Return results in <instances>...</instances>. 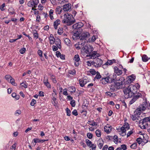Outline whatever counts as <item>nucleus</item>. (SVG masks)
Returning <instances> with one entry per match:
<instances>
[{
	"mask_svg": "<svg viewBox=\"0 0 150 150\" xmlns=\"http://www.w3.org/2000/svg\"><path fill=\"white\" fill-rule=\"evenodd\" d=\"M137 86L133 85H130L124 89V92L125 98H128L131 97L137 92V87H139V86L138 83H137Z\"/></svg>",
	"mask_w": 150,
	"mask_h": 150,
	"instance_id": "1",
	"label": "nucleus"
},
{
	"mask_svg": "<svg viewBox=\"0 0 150 150\" xmlns=\"http://www.w3.org/2000/svg\"><path fill=\"white\" fill-rule=\"evenodd\" d=\"M62 22L67 25H70L75 22V20L72 15L67 13L64 15V18L62 20Z\"/></svg>",
	"mask_w": 150,
	"mask_h": 150,
	"instance_id": "2",
	"label": "nucleus"
},
{
	"mask_svg": "<svg viewBox=\"0 0 150 150\" xmlns=\"http://www.w3.org/2000/svg\"><path fill=\"white\" fill-rule=\"evenodd\" d=\"M145 110H147V111H149L150 110V104L149 105L147 102H145L144 104L140 105L139 106V108L136 109V112L141 113L142 111H143Z\"/></svg>",
	"mask_w": 150,
	"mask_h": 150,
	"instance_id": "3",
	"label": "nucleus"
},
{
	"mask_svg": "<svg viewBox=\"0 0 150 150\" xmlns=\"http://www.w3.org/2000/svg\"><path fill=\"white\" fill-rule=\"evenodd\" d=\"M116 80L117 81L115 83L117 86V88L118 89L121 88L122 85L125 83L124 78L122 76H120L117 78Z\"/></svg>",
	"mask_w": 150,
	"mask_h": 150,
	"instance_id": "4",
	"label": "nucleus"
},
{
	"mask_svg": "<svg viewBox=\"0 0 150 150\" xmlns=\"http://www.w3.org/2000/svg\"><path fill=\"white\" fill-rule=\"evenodd\" d=\"M92 64L95 67H100L103 63L102 59L99 58H97L91 62Z\"/></svg>",
	"mask_w": 150,
	"mask_h": 150,
	"instance_id": "5",
	"label": "nucleus"
},
{
	"mask_svg": "<svg viewBox=\"0 0 150 150\" xmlns=\"http://www.w3.org/2000/svg\"><path fill=\"white\" fill-rule=\"evenodd\" d=\"M100 56V55L97 53L96 51H93L89 54L86 55L87 57H89V58L91 59H94Z\"/></svg>",
	"mask_w": 150,
	"mask_h": 150,
	"instance_id": "6",
	"label": "nucleus"
},
{
	"mask_svg": "<svg viewBox=\"0 0 150 150\" xmlns=\"http://www.w3.org/2000/svg\"><path fill=\"white\" fill-rule=\"evenodd\" d=\"M93 47L90 45H88L87 46H85L83 47V50L84 52L88 54H89L93 51Z\"/></svg>",
	"mask_w": 150,
	"mask_h": 150,
	"instance_id": "7",
	"label": "nucleus"
},
{
	"mask_svg": "<svg viewBox=\"0 0 150 150\" xmlns=\"http://www.w3.org/2000/svg\"><path fill=\"white\" fill-rule=\"evenodd\" d=\"M39 3V0H31L28 3V5L29 7L34 6L36 8Z\"/></svg>",
	"mask_w": 150,
	"mask_h": 150,
	"instance_id": "8",
	"label": "nucleus"
},
{
	"mask_svg": "<svg viewBox=\"0 0 150 150\" xmlns=\"http://www.w3.org/2000/svg\"><path fill=\"white\" fill-rule=\"evenodd\" d=\"M89 33L87 32H84L79 37L80 40H83V43L85 42L86 38L89 36Z\"/></svg>",
	"mask_w": 150,
	"mask_h": 150,
	"instance_id": "9",
	"label": "nucleus"
},
{
	"mask_svg": "<svg viewBox=\"0 0 150 150\" xmlns=\"http://www.w3.org/2000/svg\"><path fill=\"white\" fill-rule=\"evenodd\" d=\"M74 64L76 67H78L81 62L80 61L79 57L78 54L75 55L74 57Z\"/></svg>",
	"mask_w": 150,
	"mask_h": 150,
	"instance_id": "10",
	"label": "nucleus"
},
{
	"mask_svg": "<svg viewBox=\"0 0 150 150\" xmlns=\"http://www.w3.org/2000/svg\"><path fill=\"white\" fill-rule=\"evenodd\" d=\"M148 123L143 122V120L142 122H140L139 124V126L142 129H146L148 127Z\"/></svg>",
	"mask_w": 150,
	"mask_h": 150,
	"instance_id": "11",
	"label": "nucleus"
},
{
	"mask_svg": "<svg viewBox=\"0 0 150 150\" xmlns=\"http://www.w3.org/2000/svg\"><path fill=\"white\" fill-rule=\"evenodd\" d=\"M108 77L109 83H111L116 81L117 76L116 74H113L112 75L109 76Z\"/></svg>",
	"mask_w": 150,
	"mask_h": 150,
	"instance_id": "12",
	"label": "nucleus"
},
{
	"mask_svg": "<svg viewBox=\"0 0 150 150\" xmlns=\"http://www.w3.org/2000/svg\"><path fill=\"white\" fill-rule=\"evenodd\" d=\"M83 24L80 22L74 24L72 26L73 28L74 29H78L83 26Z\"/></svg>",
	"mask_w": 150,
	"mask_h": 150,
	"instance_id": "13",
	"label": "nucleus"
},
{
	"mask_svg": "<svg viewBox=\"0 0 150 150\" xmlns=\"http://www.w3.org/2000/svg\"><path fill=\"white\" fill-rule=\"evenodd\" d=\"M112 129V127L109 125H107L104 127V131L106 132L107 134L110 133Z\"/></svg>",
	"mask_w": 150,
	"mask_h": 150,
	"instance_id": "14",
	"label": "nucleus"
},
{
	"mask_svg": "<svg viewBox=\"0 0 150 150\" xmlns=\"http://www.w3.org/2000/svg\"><path fill=\"white\" fill-rule=\"evenodd\" d=\"M54 43L59 48L61 49V42L59 38H55Z\"/></svg>",
	"mask_w": 150,
	"mask_h": 150,
	"instance_id": "15",
	"label": "nucleus"
},
{
	"mask_svg": "<svg viewBox=\"0 0 150 150\" xmlns=\"http://www.w3.org/2000/svg\"><path fill=\"white\" fill-rule=\"evenodd\" d=\"M71 5L70 4H68L64 5L63 6V9L64 11H68L71 9Z\"/></svg>",
	"mask_w": 150,
	"mask_h": 150,
	"instance_id": "16",
	"label": "nucleus"
},
{
	"mask_svg": "<svg viewBox=\"0 0 150 150\" xmlns=\"http://www.w3.org/2000/svg\"><path fill=\"white\" fill-rule=\"evenodd\" d=\"M135 78L136 76L134 75L133 74L131 75L128 76L127 82L128 83H131L135 79Z\"/></svg>",
	"mask_w": 150,
	"mask_h": 150,
	"instance_id": "17",
	"label": "nucleus"
},
{
	"mask_svg": "<svg viewBox=\"0 0 150 150\" xmlns=\"http://www.w3.org/2000/svg\"><path fill=\"white\" fill-rule=\"evenodd\" d=\"M117 86L115 83H112L110 86V90L111 92H114L117 89H118L117 88Z\"/></svg>",
	"mask_w": 150,
	"mask_h": 150,
	"instance_id": "18",
	"label": "nucleus"
},
{
	"mask_svg": "<svg viewBox=\"0 0 150 150\" xmlns=\"http://www.w3.org/2000/svg\"><path fill=\"white\" fill-rule=\"evenodd\" d=\"M140 113L138 112H136V110L135 112H134V114L132 115L131 118L133 121H135L137 119L138 115H139Z\"/></svg>",
	"mask_w": 150,
	"mask_h": 150,
	"instance_id": "19",
	"label": "nucleus"
},
{
	"mask_svg": "<svg viewBox=\"0 0 150 150\" xmlns=\"http://www.w3.org/2000/svg\"><path fill=\"white\" fill-rule=\"evenodd\" d=\"M47 140L45 139H39L38 138H35L32 141V143H43Z\"/></svg>",
	"mask_w": 150,
	"mask_h": 150,
	"instance_id": "20",
	"label": "nucleus"
},
{
	"mask_svg": "<svg viewBox=\"0 0 150 150\" xmlns=\"http://www.w3.org/2000/svg\"><path fill=\"white\" fill-rule=\"evenodd\" d=\"M114 72L118 75H121L122 73V71L120 70L117 67H114Z\"/></svg>",
	"mask_w": 150,
	"mask_h": 150,
	"instance_id": "21",
	"label": "nucleus"
},
{
	"mask_svg": "<svg viewBox=\"0 0 150 150\" xmlns=\"http://www.w3.org/2000/svg\"><path fill=\"white\" fill-rule=\"evenodd\" d=\"M108 77L102 78L100 80V82L103 84H106L107 83H109V81H108Z\"/></svg>",
	"mask_w": 150,
	"mask_h": 150,
	"instance_id": "22",
	"label": "nucleus"
},
{
	"mask_svg": "<svg viewBox=\"0 0 150 150\" xmlns=\"http://www.w3.org/2000/svg\"><path fill=\"white\" fill-rule=\"evenodd\" d=\"M60 23L61 21L59 19H57L54 22L53 25L54 26V28L55 29H57L58 26L60 24Z\"/></svg>",
	"mask_w": 150,
	"mask_h": 150,
	"instance_id": "23",
	"label": "nucleus"
},
{
	"mask_svg": "<svg viewBox=\"0 0 150 150\" xmlns=\"http://www.w3.org/2000/svg\"><path fill=\"white\" fill-rule=\"evenodd\" d=\"M104 142L102 139H100L98 140V146L100 149H101L103 146Z\"/></svg>",
	"mask_w": 150,
	"mask_h": 150,
	"instance_id": "24",
	"label": "nucleus"
},
{
	"mask_svg": "<svg viewBox=\"0 0 150 150\" xmlns=\"http://www.w3.org/2000/svg\"><path fill=\"white\" fill-rule=\"evenodd\" d=\"M49 40H50V43L51 45L53 44L54 43V41L55 40V39L53 37V35L52 34H51L50 35V37L49 38Z\"/></svg>",
	"mask_w": 150,
	"mask_h": 150,
	"instance_id": "25",
	"label": "nucleus"
},
{
	"mask_svg": "<svg viewBox=\"0 0 150 150\" xmlns=\"http://www.w3.org/2000/svg\"><path fill=\"white\" fill-rule=\"evenodd\" d=\"M54 11L52 9L50 10L49 11V16L51 20H52L54 19L53 17Z\"/></svg>",
	"mask_w": 150,
	"mask_h": 150,
	"instance_id": "26",
	"label": "nucleus"
},
{
	"mask_svg": "<svg viewBox=\"0 0 150 150\" xmlns=\"http://www.w3.org/2000/svg\"><path fill=\"white\" fill-rule=\"evenodd\" d=\"M86 83V81L85 79L79 80V84L81 87H83Z\"/></svg>",
	"mask_w": 150,
	"mask_h": 150,
	"instance_id": "27",
	"label": "nucleus"
},
{
	"mask_svg": "<svg viewBox=\"0 0 150 150\" xmlns=\"http://www.w3.org/2000/svg\"><path fill=\"white\" fill-rule=\"evenodd\" d=\"M86 142L87 145L90 147H92L94 145V144H92L91 142L88 139L86 140Z\"/></svg>",
	"mask_w": 150,
	"mask_h": 150,
	"instance_id": "28",
	"label": "nucleus"
},
{
	"mask_svg": "<svg viewBox=\"0 0 150 150\" xmlns=\"http://www.w3.org/2000/svg\"><path fill=\"white\" fill-rule=\"evenodd\" d=\"M44 84L48 88H50L51 86L47 81V79H45V77H44Z\"/></svg>",
	"mask_w": 150,
	"mask_h": 150,
	"instance_id": "29",
	"label": "nucleus"
},
{
	"mask_svg": "<svg viewBox=\"0 0 150 150\" xmlns=\"http://www.w3.org/2000/svg\"><path fill=\"white\" fill-rule=\"evenodd\" d=\"M62 9L59 6H58L55 9V11L56 14H60L61 13Z\"/></svg>",
	"mask_w": 150,
	"mask_h": 150,
	"instance_id": "30",
	"label": "nucleus"
},
{
	"mask_svg": "<svg viewBox=\"0 0 150 150\" xmlns=\"http://www.w3.org/2000/svg\"><path fill=\"white\" fill-rule=\"evenodd\" d=\"M149 59V58L145 54H144L142 57V60L144 62H146Z\"/></svg>",
	"mask_w": 150,
	"mask_h": 150,
	"instance_id": "31",
	"label": "nucleus"
},
{
	"mask_svg": "<svg viewBox=\"0 0 150 150\" xmlns=\"http://www.w3.org/2000/svg\"><path fill=\"white\" fill-rule=\"evenodd\" d=\"M148 137L145 134L144 136H143L142 142L145 143H146L148 142Z\"/></svg>",
	"mask_w": 150,
	"mask_h": 150,
	"instance_id": "32",
	"label": "nucleus"
},
{
	"mask_svg": "<svg viewBox=\"0 0 150 150\" xmlns=\"http://www.w3.org/2000/svg\"><path fill=\"white\" fill-rule=\"evenodd\" d=\"M9 82L13 86H16V84L15 83V80L12 77L10 78Z\"/></svg>",
	"mask_w": 150,
	"mask_h": 150,
	"instance_id": "33",
	"label": "nucleus"
},
{
	"mask_svg": "<svg viewBox=\"0 0 150 150\" xmlns=\"http://www.w3.org/2000/svg\"><path fill=\"white\" fill-rule=\"evenodd\" d=\"M64 40L65 44L67 45H69L71 42L69 39L68 38H65Z\"/></svg>",
	"mask_w": 150,
	"mask_h": 150,
	"instance_id": "34",
	"label": "nucleus"
},
{
	"mask_svg": "<svg viewBox=\"0 0 150 150\" xmlns=\"http://www.w3.org/2000/svg\"><path fill=\"white\" fill-rule=\"evenodd\" d=\"M96 135L98 137H100L101 135V132L100 130L98 129L95 132Z\"/></svg>",
	"mask_w": 150,
	"mask_h": 150,
	"instance_id": "35",
	"label": "nucleus"
},
{
	"mask_svg": "<svg viewBox=\"0 0 150 150\" xmlns=\"http://www.w3.org/2000/svg\"><path fill=\"white\" fill-rule=\"evenodd\" d=\"M133 96L134 98H136V100H137V99L142 96V95L140 93H136L135 94H134Z\"/></svg>",
	"mask_w": 150,
	"mask_h": 150,
	"instance_id": "36",
	"label": "nucleus"
},
{
	"mask_svg": "<svg viewBox=\"0 0 150 150\" xmlns=\"http://www.w3.org/2000/svg\"><path fill=\"white\" fill-rule=\"evenodd\" d=\"M58 33L60 35L62 34L63 32V29L62 28H59L58 30Z\"/></svg>",
	"mask_w": 150,
	"mask_h": 150,
	"instance_id": "37",
	"label": "nucleus"
},
{
	"mask_svg": "<svg viewBox=\"0 0 150 150\" xmlns=\"http://www.w3.org/2000/svg\"><path fill=\"white\" fill-rule=\"evenodd\" d=\"M127 130L129 128V125L128 123L125 122L123 126Z\"/></svg>",
	"mask_w": 150,
	"mask_h": 150,
	"instance_id": "38",
	"label": "nucleus"
},
{
	"mask_svg": "<svg viewBox=\"0 0 150 150\" xmlns=\"http://www.w3.org/2000/svg\"><path fill=\"white\" fill-rule=\"evenodd\" d=\"M114 142L116 144H117L118 142V137L117 136L115 135L113 137Z\"/></svg>",
	"mask_w": 150,
	"mask_h": 150,
	"instance_id": "39",
	"label": "nucleus"
},
{
	"mask_svg": "<svg viewBox=\"0 0 150 150\" xmlns=\"http://www.w3.org/2000/svg\"><path fill=\"white\" fill-rule=\"evenodd\" d=\"M143 122H145L146 123L148 122H150V117H146L143 119Z\"/></svg>",
	"mask_w": 150,
	"mask_h": 150,
	"instance_id": "40",
	"label": "nucleus"
},
{
	"mask_svg": "<svg viewBox=\"0 0 150 150\" xmlns=\"http://www.w3.org/2000/svg\"><path fill=\"white\" fill-rule=\"evenodd\" d=\"M33 35L35 38H36V39L38 38V34L36 31L35 30L34 32H33Z\"/></svg>",
	"mask_w": 150,
	"mask_h": 150,
	"instance_id": "41",
	"label": "nucleus"
},
{
	"mask_svg": "<svg viewBox=\"0 0 150 150\" xmlns=\"http://www.w3.org/2000/svg\"><path fill=\"white\" fill-rule=\"evenodd\" d=\"M101 77V76L100 75V73L98 72H97L96 75V76L95 79H99Z\"/></svg>",
	"mask_w": 150,
	"mask_h": 150,
	"instance_id": "42",
	"label": "nucleus"
},
{
	"mask_svg": "<svg viewBox=\"0 0 150 150\" xmlns=\"http://www.w3.org/2000/svg\"><path fill=\"white\" fill-rule=\"evenodd\" d=\"M70 104L72 107H74L76 104L75 101L74 100H72L70 102Z\"/></svg>",
	"mask_w": 150,
	"mask_h": 150,
	"instance_id": "43",
	"label": "nucleus"
},
{
	"mask_svg": "<svg viewBox=\"0 0 150 150\" xmlns=\"http://www.w3.org/2000/svg\"><path fill=\"white\" fill-rule=\"evenodd\" d=\"M137 143H133L130 146V147L133 149H135L137 148Z\"/></svg>",
	"mask_w": 150,
	"mask_h": 150,
	"instance_id": "44",
	"label": "nucleus"
},
{
	"mask_svg": "<svg viewBox=\"0 0 150 150\" xmlns=\"http://www.w3.org/2000/svg\"><path fill=\"white\" fill-rule=\"evenodd\" d=\"M21 113V111L20 110H16L15 113V115L16 116H18Z\"/></svg>",
	"mask_w": 150,
	"mask_h": 150,
	"instance_id": "45",
	"label": "nucleus"
},
{
	"mask_svg": "<svg viewBox=\"0 0 150 150\" xmlns=\"http://www.w3.org/2000/svg\"><path fill=\"white\" fill-rule=\"evenodd\" d=\"M26 51V49L24 47L22 48L19 51L20 53L21 54H23Z\"/></svg>",
	"mask_w": 150,
	"mask_h": 150,
	"instance_id": "46",
	"label": "nucleus"
},
{
	"mask_svg": "<svg viewBox=\"0 0 150 150\" xmlns=\"http://www.w3.org/2000/svg\"><path fill=\"white\" fill-rule=\"evenodd\" d=\"M87 136L89 139H91L93 137V135L91 133L88 132L87 133Z\"/></svg>",
	"mask_w": 150,
	"mask_h": 150,
	"instance_id": "47",
	"label": "nucleus"
},
{
	"mask_svg": "<svg viewBox=\"0 0 150 150\" xmlns=\"http://www.w3.org/2000/svg\"><path fill=\"white\" fill-rule=\"evenodd\" d=\"M66 110L67 112V115L68 116H70L71 112L70 110L68 108H67Z\"/></svg>",
	"mask_w": 150,
	"mask_h": 150,
	"instance_id": "48",
	"label": "nucleus"
},
{
	"mask_svg": "<svg viewBox=\"0 0 150 150\" xmlns=\"http://www.w3.org/2000/svg\"><path fill=\"white\" fill-rule=\"evenodd\" d=\"M137 100L136 98L133 97L132 100L130 101L129 104L130 105L132 104Z\"/></svg>",
	"mask_w": 150,
	"mask_h": 150,
	"instance_id": "49",
	"label": "nucleus"
},
{
	"mask_svg": "<svg viewBox=\"0 0 150 150\" xmlns=\"http://www.w3.org/2000/svg\"><path fill=\"white\" fill-rule=\"evenodd\" d=\"M69 74L72 75H75L76 74V71L74 69L72 71H70L69 72Z\"/></svg>",
	"mask_w": 150,
	"mask_h": 150,
	"instance_id": "50",
	"label": "nucleus"
},
{
	"mask_svg": "<svg viewBox=\"0 0 150 150\" xmlns=\"http://www.w3.org/2000/svg\"><path fill=\"white\" fill-rule=\"evenodd\" d=\"M11 76L9 75H7L5 76V79L8 81H9V79H10Z\"/></svg>",
	"mask_w": 150,
	"mask_h": 150,
	"instance_id": "51",
	"label": "nucleus"
},
{
	"mask_svg": "<svg viewBox=\"0 0 150 150\" xmlns=\"http://www.w3.org/2000/svg\"><path fill=\"white\" fill-rule=\"evenodd\" d=\"M113 62H112V60H108L107 62L105 63V64L106 65H111L112 63Z\"/></svg>",
	"mask_w": 150,
	"mask_h": 150,
	"instance_id": "52",
	"label": "nucleus"
},
{
	"mask_svg": "<svg viewBox=\"0 0 150 150\" xmlns=\"http://www.w3.org/2000/svg\"><path fill=\"white\" fill-rule=\"evenodd\" d=\"M36 103V100L34 99H33L32 100V101H31V102L30 103V104L31 106H33L35 105V104Z\"/></svg>",
	"mask_w": 150,
	"mask_h": 150,
	"instance_id": "53",
	"label": "nucleus"
},
{
	"mask_svg": "<svg viewBox=\"0 0 150 150\" xmlns=\"http://www.w3.org/2000/svg\"><path fill=\"white\" fill-rule=\"evenodd\" d=\"M96 37L94 35H93L92 36L91 39H90L89 40V41H91L92 42H94L96 40Z\"/></svg>",
	"mask_w": 150,
	"mask_h": 150,
	"instance_id": "54",
	"label": "nucleus"
},
{
	"mask_svg": "<svg viewBox=\"0 0 150 150\" xmlns=\"http://www.w3.org/2000/svg\"><path fill=\"white\" fill-rule=\"evenodd\" d=\"M5 6V3H3L0 6V9L1 11H4L5 10V9L4 8Z\"/></svg>",
	"mask_w": 150,
	"mask_h": 150,
	"instance_id": "55",
	"label": "nucleus"
},
{
	"mask_svg": "<svg viewBox=\"0 0 150 150\" xmlns=\"http://www.w3.org/2000/svg\"><path fill=\"white\" fill-rule=\"evenodd\" d=\"M21 85L23 87L25 88H27V84L26 83H24V82H22L21 84Z\"/></svg>",
	"mask_w": 150,
	"mask_h": 150,
	"instance_id": "56",
	"label": "nucleus"
},
{
	"mask_svg": "<svg viewBox=\"0 0 150 150\" xmlns=\"http://www.w3.org/2000/svg\"><path fill=\"white\" fill-rule=\"evenodd\" d=\"M69 89L71 90V92H75L76 91V89L74 87L72 86L71 87L69 88Z\"/></svg>",
	"mask_w": 150,
	"mask_h": 150,
	"instance_id": "57",
	"label": "nucleus"
},
{
	"mask_svg": "<svg viewBox=\"0 0 150 150\" xmlns=\"http://www.w3.org/2000/svg\"><path fill=\"white\" fill-rule=\"evenodd\" d=\"M73 115H74L75 116H77L78 115L77 111L76 110H74L72 112Z\"/></svg>",
	"mask_w": 150,
	"mask_h": 150,
	"instance_id": "58",
	"label": "nucleus"
},
{
	"mask_svg": "<svg viewBox=\"0 0 150 150\" xmlns=\"http://www.w3.org/2000/svg\"><path fill=\"white\" fill-rule=\"evenodd\" d=\"M121 148L123 150H126L127 149V146L125 144L122 145L121 146Z\"/></svg>",
	"mask_w": 150,
	"mask_h": 150,
	"instance_id": "59",
	"label": "nucleus"
},
{
	"mask_svg": "<svg viewBox=\"0 0 150 150\" xmlns=\"http://www.w3.org/2000/svg\"><path fill=\"white\" fill-rule=\"evenodd\" d=\"M58 48L56 46L53 45L52 46V50L53 51H56L58 49Z\"/></svg>",
	"mask_w": 150,
	"mask_h": 150,
	"instance_id": "60",
	"label": "nucleus"
},
{
	"mask_svg": "<svg viewBox=\"0 0 150 150\" xmlns=\"http://www.w3.org/2000/svg\"><path fill=\"white\" fill-rule=\"evenodd\" d=\"M38 54L39 55L40 57H42V51L41 50H38Z\"/></svg>",
	"mask_w": 150,
	"mask_h": 150,
	"instance_id": "61",
	"label": "nucleus"
},
{
	"mask_svg": "<svg viewBox=\"0 0 150 150\" xmlns=\"http://www.w3.org/2000/svg\"><path fill=\"white\" fill-rule=\"evenodd\" d=\"M67 90V88H65L63 90V94L65 96H67L68 95Z\"/></svg>",
	"mask_w": 150,
	"mask_h": 150,
	"instance_id": "62",
	"label": "nucleus"
},
{
	"mask_svg": "<svg viewBox=\"0 0 150 150\" xmlns=\"http://www.w3.org/2000/svg\"><path fill=\"white\" fill-rule=\"evenodd\" d=\"M133 133V132L132 130H131L128 132L127 134V137H129L131 134Z\"/></svg>",
	"mask_w": 150,
	"mask_h": 150,
	"instance_id": "63",
	"label": "nucleus"
},
{
	"mask_svg": "<svg viewBox=\"0 0 150 150\" xmlns=\"http://www.w3.org/2000/svg\"><path fill=\"white\" fill-rule=\"evenodd\" d=\"M126 130L123 126L120 128V131L121 132H126Z\"/></svg>",
	"mask_w": 150,
	"mask_h": 150,
	"instance_id": "64",
	"label": "nucleus"
}]
</instances>
